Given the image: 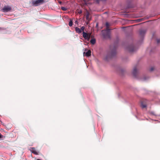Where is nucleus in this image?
Here are the masks:
<instances>
[{"label":"nucleus","mask_w":160,"mask_h":160,"mask_svg":"<svg viewBox=\"0 0 160 160\" xmlns=\"http://www.w3.org/2000/svg\"><path fill=\"white\" fill-rule=\"evenodd\" d=\"M110 48V49L112 50H111V51L110 52H108V55L106 56L105 58V59L106 60H108V58L109 57L111 58L112 57L115 56L116 54V47L114 46L113 47V48L112 49V46H111Z\"/></svg>","instance_id":"obj_1"},{"label":"nucleus","mask_w":160,"mask_h":160,"mask_svg":"<svg viewBox=\"0 0 160 160\" xmlns=\"http://www.w3.org/2000/svg\"><path fill=\"white\" fill-rule=\"evenodd\" d=\"M110 30V29H107L106 31L102 33V35L105 38H111Z\"/></svg>","instance_id":"obj_2"},{"label":"nucleus","mask_w":160,"mask_h":160,"mask_svg":"<svg viewBox=\"0 0 160 160\" xmlns=\"http://www.w3.org/2000/svg\"><path fill=\"white\" fill-rule=\"evenodd\" d=\"M43 2V0H35L32 1V4L33 6H37L41 4Z\"/></svg>","instance_id":"obj_3"},{"label":"nucleus","mask_w":160,"mask_h":160,"mask_svg":"<svg viewBox=\"0 0 160 160\" xmlns=\"http://www.w3.org/2000/svg\"><path fill=\"white\" fill-rule=\"evenodd\" d=\"M128 49L129 52L131 53L134 52L137 50V48L133 45H131L129 46Z\"/></svg>","instance_id":"obj_4"},{"label":"nucleus","mask_w":160,"mask_h":160,"mask_svg":"<svg viewBox=\"0 0 160 160\" xmlns=\"http://www.w3.org/2000/svg\"><path fill=\"white\" fill-rule=\"evenodd\" d=\"M12 9V8L9 6H5L2 9V11L4 12H8Z\"/></svg>","instance_id":"obj_5"},{"label":"nucleus","mask_w":160,"mask_h":160,"mask_svg":"<svg viewBox=\"0 0 160 160\" xmlns=\"http://www.w3.org/2000/svg\"><path fill=\"white\" fill-rule=\"evenodd\" d=\"M146 32V30L144 29H141L139 30V36L142 38H143Z\"/></svg>","instance_id":"obj_6"},{"label":"nucleus","mask_w":160,"mask_h":160,"mask_svg":"<svg viewBox=\"0 0 160 160\" xmlns=\"http://www.w3.org/2000/svg\"><path fill=\"white\" fill-rule=\"evenodd\" d=\"M83 37L85 38V39L88 41L89 40V39L90 38V35H88L87 33L83 31Z\"/></svg>","instance_id":"obj_7"},{"label":"nucleus","mask_w":160,"mask_h":160,"mask_svg":"<svg viewBox=\"0 0 160 160\" xmlns=\"http://www.w3.org/2000/svg\"><path fill=\"white\" fill-rule=\"evenodd\" d=\"M138 71L137 69V68L136 67H134L133 70H132V74L133 76L135 77H136L137 76V74L138 73Z\"/></svg>","instance_id":"obj_8"},{"label":"nucleus","mask_w":160,"mask_h":160,"mask_svg":"<svg viewBox=\"0 0 160 160\" xmlns=\"http://www.w3.org/2000/svg\"><path fill=\"white\" fill-rule=\"evenodd\" d=\"M29 150L33 153L35 155H38V151H37L34 148H31L29 149Z\"/></svg>","instance_id":"obj_9"},{"label":"nucleus","mask_w":160,"mask_h":160,"mask_svg":"<svg viewBox=\"0 0 160 160\" xmlns=\"http://www.w3.org/2000/svg\"><path fill=\"white\" fill-rule=\"evenodd\" d=\"M89 12H88L87 11L86 12V15H85V17H86V19H87V20H88V21L90 20V19L89 18Z\"/></svg>","instance_id":"obj_10"},{"label":"nucleus","mask_w":160,"mask_h":160,"mask_svg":"<svg viewBox=\"0 0 160 160\" xmlns=\"http://www.w3.org/2000/svg\"><path fill=\"white\" fill-rule=\"evenodd\" d=\"M91 51L90 50H88L86 53L85 56L87 57H89L91 56Z\"/></svg>","instance_id":"obj_11"},{"label":"nucleus","mask_w":160,"mask_h":160,"mask_svg":"<svg viewBox=\"0 0 160 160\" xmlns=\"http://www.w3.org/2000/svg\"><path fill=\"white\" fill-rule=\"evenodd\" d=\"M75 29L77 33H81V30H80L79 28L76 27L75 28Z\"/></svg>","instance_id":"obj_12"},{"label":"nucleus","mask_w":160,"mask_h":160,"mask_svg":"<svg viewBox=\"0 0 160 160\" xmlns=\"http://www.w3.org/2000/svg\"><path fill=\"white\" fill-rule=\"evenodd\" d=\"M90 42L92 44H94L96 42V40L95 39H92L90 40Z\"/></svg>","instance_id":"obj_13"},{"label":"nucleus","mask_w":160,"mask_h":160,"mask_svg":"<svg viewBox=\"0 0 160 160\" xmlns=\"http://www.w3.org/2000/svg\"><path fill=\"white\" fill-rule=\"evenodd\" d=\"M141 107L142 108H146L147 107V105L146 104H143L142 102L141 103Z\"/></svg>","instance_id":"obj_14"},{"label":"nucleus","mask_w":160,"mask_h":160,"mask_svg":"<svg viewBox=\"0 0 160 160\" xmlns=\"http://www.w3.org/2000/svg\"><path fill=\"white\" fill-rule=\"evenodd\" d=\"M72 24H73L72 21V20H70L69 23V25L71 27L72 25Z\"/></svg>","instance_id":"obj_15"},{"label":"nucleus","mask_w":160,"mask_h":160,"mask_svg":"<svg viewBox=\"0 0 160 160\" xmlns=\"http://www.w3.org/2000/svg\"><path fill=\"white\" fill-rule=\"evenodd\" d=\"M150 114H151V115H154V116H158V115L156 114L154 112H150Z\"/></svg>","instance_id":"obj_16"},{"label":"nucleus","mask_w":160,"mask_h":160,"mask_svg":"<svg viewBox=\"0 0 160 160\" xmlns=\"http://www.w3.org/2000/svg\"><path fill=\"white\" fill-rule=\"evenodd\" d=\"M106 25L107 27V29H109V23L108 22H106Z\"/></svg>","instance_id":"obj_17"},{"label":"nucleus","mask_w":160,"mask_h":160,"mask_svg":"<svg viewBox=\"0 0 160 160\" xmlns=\"http://www.w3.org/2000/svg\"><path fill=\"white\" fill-rule=\"evenodd\" d=\"M85 29V27L84 26H82L80 30H81V32L82 31H83Z\"/></svg>","instance_id":"obj_18"},{"label":"nucleus","mask_w":160,"mask_h":160,"mask_svg":"<svg viewBox=\"0 0 160 160\" xmlns=\"http://www.w3.org/2000/svg\"><path fill=\"white\" fill-rule=\"evenodd\" d=\"M61 9L63 11H66L67 10L66 8L65 7H62L61 8Z\"/></svg>","instance_id":"obj_19"},{"label":"nucleus","mask_w":160,"mask_h":160,"mask_svg":"<svg viewBox=\"0 0 160 160\" xmlns=\"http://www.w3.org/2000/svg\"><path fill=\"white\" fill-rule=\"evenodd\" d=\"M154 69V68H153V67H152V68H150V71H151H151H153V70Z\"/></svg>","instance_id":"obj_20"},{"label":"nucleus","mask_w":160,"mask_h":160,"mask_svg":"<svg viewBox=\"0 0 160 160\" xmlns=\"http://www.w3.org/2000/svg\"><path fill=\"white\" fill-rule=\"evenodd\" d=\"M157 42L158 43H160V38L157 39Z\"/></svg>","instance_id":"obj_21"},{"label":"nucleus","mask_w":160,"mask_h":160,"mask_svg":"<svg viewBox=\"0 0 160 160\" xmlns=\"http://www.w3.org/2000/svg\"><path fill=\"white\" fill-rule=\"evenodd\" d=\"M147 79V78H146V77H145L143 78V79H142V80L143 81H145V80H146Z\"/></svg>","instance_id":"obj_22"},{"label":"nucleus","mask_w":160,"mask_h":160,"mask_svg":"<svg viewBox=\"0 0 160 160\" xmlns=\"http://www.w3.org/2000/svg\"><path fill=\"white\" fill-rule=\"evenodd\" d=\"M3 137V136L2 135V134L0 133V138H2Z\"/></svg>","instance_id":"obj_23"},{"label":"nucleus","mask_w":160,"mask_h":160,"mask_svg":"<svg viewBox=\"0 0 160 160\" xmlns=\"http://www.w3.org/2000/svg\"><path fill=\"white\" fill-rule=\"evenodd\" d=\"M82 13V11L81 10H80V11H79L78 12V13H79V14H81Z\"/></svg>","instance_id":"obj_24"},{"label":"nucleus","mask_w":160,"mask_h":160,"mask_svg":"<svg viewBox=\"0 0 160 160\" xmlns=\"http://www.w3.org/2000/svg\"><path fill=\"white\" fill-rule=\"evenodd\" d=\"M75 23H76V24H77H77H78V22L77 21H75Z\"/></svg>","instance_id":"obj_25"},{"label":"nucleus","mask_w":160,"mask_h":160,"mask_svg":"<svg viewBox=\"0 0 160 160\" xmlns=\"http://www.w3.org/2000/svg\"><path fill=\"white\" fill-rule=\"evenodd\" d=\"M100 0H96V1L97 2H98V3L99 2V1Z\"/></svg>","instance_id":"obj_26"},{"label":"nucleus","mask_w":160,"mask_h":160,"mask_svg":"<svg viewBox=\"0 0 160 160\" xmlns=\"http://www.w3.org/2000/svg\"><path fill=\"white\" fill-rule=\"evenodd\" d=\"M59 3L61 4L62 3V2L61 1H59Z\"/></svg>","instance_id":"obj_27"},{"label":"nucleus","mask_w":160,"mask_h":160,"mask_svg":"<svg viewBox=\"0 0 160 160\" xmlns=\"http://www.w3.org/2000/svg\"><path fill=\"white\" fill-rule=\"evenodd\" d=\"M121 71L122 72V70L121 69Z\"/></svg>","instance_id":"obj_28"},{"label":"nucleus","mask_w":160,"mask_h":160,"mask_svg":"<svg viewBox=\"0 0 160 160\" xmlns=\"http://www.w3.org/2000/svg\"><path fill=\"white\" fill-rule=\"evenodd\" d=\"M37 160H41L39 159H37Z\"/></svg>","instance_id":"obj_29"},{"label":"nucleus","mask_w":160,"mask_h":160,"mask_svg":"<svg viewBox=\"0 0 160 160\" xmlns=\"http://www.w3.org/2000/svg\"><path fill=\"white\" fill-rule=\"evenodd\" d=\"M85 53V52H83V54H84Z\"/></svg>","instance_id":"obj_30"}]
</instances>
